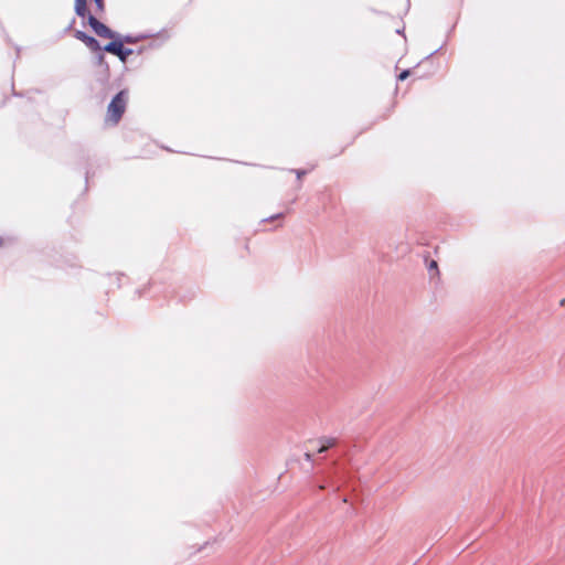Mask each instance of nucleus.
<instances>
[{"label": "nucleus", "mask_w": 565, "mask_h": 565, "mask_svg": "<svg viewBox=\"0 0 565 565\" xmlns=\"http://www.w3.org/2000/svg\"><path fill=\"white\" fill-rule=\"evenodd\" d=\"M284 215H285L284 213H278V214L271 215L267 218H264L263 222H273L275 220H279V218L284 217Z\"/></svg>", "instance_id": "nucleus-8"}, {"label": "nucleus", "mask_w": 565, "mask_h": 565, "mask_svg": "<svg viewBox=\"0 0 565 565\" xmlns=\"http://www.w3.org/2000/svg\"><path fill=\"white\" fill-rule=\"evenodd\" d=\"M96 7V12L102 14L105 11V0H93Z\"/></svg>", "instance_id": "nucleus-7"}, {"label": "nucleus", "mask_w": 565, "mask_h": 565, "mask_svg": "<svg viewBox=\"0 0 565 565\" xmlns=\"http://www.w3.org/2000/svg\"><path fill=\"white\" fill-rule=\"evenodd\" d=\"M149 38V35L147 34H140V35H124L119 39V41H122V43H128V44H135L141 40H145Z\"/></svg>", "instance_id": "nucleus-6"}, {"label": "nucleus", "mask_w": 565, "mask_h": 565, "mask_svg": "<svg viewBox=\"0 0 565 565\" xmlns=\"http://www.w3.org/2000/svg\"><path fill=\"white\" fill-rule=\"evenodd\" d=\"M437 269V263L435 260H433L429 265V269Z\"/></svg>", "instance_id": "nucleus-13"}, {"label": "nucleus", "mask_w": 565, "mask_h": 565, "mask_svg": "<svg viewBox=\"0 0 565 565\" xmlns=\"http://www.w3.org/2000/svg\"><path fill=\"white\" fill-rule=\"evenodd\" d=\"M74 10L79 18H87L89 26L98 36L105 39L119 38V35L115 31L110 30L107 25L102 23L96 17L88 13L87 0H75Z\"/></svg>", "instance_id": "nucleus-1"}, {"label": "nucleus", "mask_w": 565, "mask_h": 565, "mask_svg": "<svg viewBox=\"0 0 565 565\" xmlns=\"http://www.w3.org/2000/svg\"><path fill=\"white\" fill-rule=\"evenodd\" d=\"M128 100V93L126 90H120L115 95L111 102L108 105V116L109 118L117 124L122 117Z\"/></svg>", "instance_id": "nucleus-2"}, {"label": "nucleus", "mask_w": 565, "mask_h": 565, "mask_svg": "<svg viewBox=\"0 0 565 565\" xmlns=\"http://www.w3.org/2000/svg\"><path fill=\"white\" fill-rule=\"evenodd\" d=\"M409 73H411V72H409L408 70L403 71L402 73H399V75H398V79H399V81H404V79H406V78L409 76Z\"/></svg>", "instance_id": "nucleus-9"}, {"label": "nucleus", "mask_w": 565, "mask_h": 565, "mask_svg": "<svg viewBox=\"0 0 565 565\" xmlns=\"http://www.w3.org/2000/svg\"><path fill=\"white\" fill-rule=\"evenodd\" d=\"M103 51L118 56L124 63L127 61L128 56L134 54V50L125 47L122 41H119L118 39H114V41L106 44L103 47Z\"/></svg>", "instance_id": "nucleus-3"}, {"label": "nucleus", "mask_w": 565, "mask_h": 565, "mask_svg": "<svg viewBox=\"0 0 565 565\" xmlns=\"http://www.w3.org/2000/svg\"><path fill=\"white\" fill-rule=\"evenodd\" d=\"M330 483H331V484H335V489H339V488H340V486H341V481H338V480L335 481V480L333 479V477L330 479Z\"/></svg>", "instance_id": "nucleus-11"}, {"label": "nucleus", "mask_w": 565, "mask_h": 565, "mask_svg": "<svg viewBox=\"0 0 565 565\" xmlns=\"http://www.w3.org/2000/svg\"><path fill=\"white\" fill-rule=\"evenodd\" d=\"M294 171L296 172L298 179H301V177L307 173L306 170H294Z\"/></svg>", "instance_id": "nucleus-10"}, {"label": "nucleus", "mask_w": 565, "mask_h": 565, "mask_svg": "<svg viewBox=\"0 0 565 565\" xmlns=\"http://www.w3.org/2000/svg\"><path fill=\"white\" fill-rule=\"evenodd\" d=\"M75 38L86 44L87 47H89L94 52H98V61L102 63L105 58L104 54L102 53L103 47L100 46L99 42L94 38L88 35L87 33L83 31H76Z\"/></svg>", "instance_id": "nucleus-4"}, {"label": "nucleus", "mask_w": 565, "mask_h": 565, "mask_svg": "<svg viewBox=\"0 0 565 565\" xmlns=\"http://www.w3.org/2000/svg\"><path fill=\"white\" fill-rule=\"evenodd\" d=\"M305 457H306V459H307L308 461H311V460H312L313 455H312L311 452H309V451H308V452H306V454H305Z\"/></svg>", "instance_id": "nucleus-12"}, {"label": "nucleus", "mask_w": 565, "mask_h": 565, "mask_svg": "<svg viewBox=\"0 0 565 565\" xmlns=\"http://www.w3.org/2000/svg\"><path fill=\"white\" fill-rule=\"evenodd\" d=\"M319 444H320V446L318 447L317 451L319 454H322L335 445V439L334 438H323V439L319 440Z\"/></svg>", "instance_id": "nucleus-5"}]
</instances>
